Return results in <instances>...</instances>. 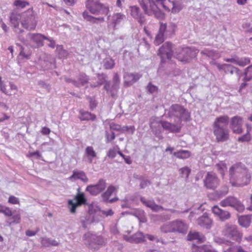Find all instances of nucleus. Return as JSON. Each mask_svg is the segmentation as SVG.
I'll use <instances>...</instances> for the list:
<instances>
[{
	"label": "nucleus",
	"mask_w": 252,
	"mask_h": 252,
	"mask_svg": "<svg viewBox=\"0 0 252 252\" xmlns=\"http://www.w3.org/2000/svg\"><path fill=\"white\" fill-rule=\"evenodd\" d=\"M230 183L233 187H243L248 184L251 176L241 163L233 165L229 170Z\"/></svg>",
	"instance_id": "nucleus-1"
},
{
	"label": "nucleus",
	"mask_w": 252,
	"mask_h": 252,
	"mask_svg": "<svg viewBox=\"0 0 252 252\" xmlns=\"http://www.w3.org/2000/svg\"><path fill=\"white\" fill-rule=\"evenodd\" d=\"M140 5L144 13L149 16L161 19L164 17V13L160 10V6L166 8L163 0H139Z\"/></svg>",
	"instance_id": "nucleus-2"
},
{
	"label": "nucleus",
	"mask_w": 252,
	"mask_h": 252,
	"mask_svg": "<svg viewBox=\"0 0 252 252\" xmlns=\"http://www.w3.org/2000/svg\"><path fill=\"white\" fill-rule=\"evenodd\" d=\"M165 114L169 118H174V122L177 124H180L182 121L190 120L189 113L180 104H172L168 109L165 110Z\"/></svg>",
	"instance_id": "nucleus-3"
},
{
	"label": "nucleus",
	"mask_w": 252,
	"mask_h": 252,
	"mask_svg": "<svg viewBox=\"0 0 252 252\" xmlns=\"http://www.w3.org/2000/svg\"><path fill=\"white\" fill-rule=\"evenodd\" d=\"M100 215V209L96 205L91 204L89 206L88 213L85 216L81 217L80 221L82 227L84 228L87 227L88 224L98 221V216Z\"/></svg>",
	"instance_id": "nucleus-4"
},
{
	"label": "nucleus",
	"mask_w": 252,
	"mask_h": 252,
	"mask_svg": "<svg viewBox=\"0 0 252 252\" xmlns=\"http://www.w3.org/2000/svg\"><path fill=\"white\" fill-rule=\"evenodd\" d=\"M86 6L94 15H108L110 12L109 7L100 2L99 0H87Z\"/></svg>",
	"instance_id": "nucleus-5"
},
{
	"label": "nucleus",
	"mask_w": 252,
	"mask_h": 252,
	"mask_svg": "<svg viewBox=\"0 0 252 252\" xmlns=\"http://www.w3.org/2000/svg\"><path fill=\"white\" fill-rule=\"evenodd\" d=\"M21 23L23 27L28 31L33 30L35 29L37 20L32 9H29L21 14Z\"/></svg>",
	"instance_id": "nucleus-6"
},
{
	"label": "nucleus",
	"mask_w": 252,
	"mask_h": 252,
	"mask_svg": "<svg viewBox=\"0 0 252 252\" xmlns=\"http://www.w3.org/2000/svg\"><path fill=\"white\" fill-rule=\"evenodd\" d=\"M222 234L227 238L240 242L242 238L243 234L238 229V227L232 223H226L222 230Z\"/></svg>",
	"instance_id": "nucleus-7"
},
{
	"label": "nucleus",
	"mask_w": 252,
	"mask_h": 252,
	"mask_svg": "<svg viewBox=\"0 0 252 252\" xmlns=\"http://www.w3.org/2000/svg\"><path fill=\"white\" fill-rule=\"evenodd\" d=\"M220 204L223 207L230 206L239 212H242L245 210L244 205L236 197L232 196H228L221 200Z\"/></svg>",
	"instance_id": "nucleus-8"
},
{
	"label": "nucleus",
	"mask_w": 252,
	"mask_h": 252,
	"mask_svg": "<svg viewBox=\"0 0 252 252\" xmlns=\"http://www.w3.org/2000/svg\"><path fill=\"white\" fill-rule=\"evenodd\" d=\"M77 191L78 192L74 198L76 202H74L72 200H69L68 201V207L71 213H75L77 207L86 204L87 203V199L85 197V194L83 192H80V188H78Z\"/></svg>",
	"instance_id": "nucleus-9"
},
{
	"label": "nucleus",
	"mask_w": 252,
	"mask_h": 252,
	"mask_svg": "<svg viewBox=\"0 0 252 252\" xmlns=\"http://www.w3.org/2000/svg\"><path fill=\"white\" fill-rule=\"evenodd\" d=\"M83 238L88 241L89 247L94 250L98 249L97 246H102L105 244V241L102 237L90 233L85 234Z\"/></svg>",
	"instance_id": "nucleus-10"
},
{
	"label": "nucleus",
	"mask_w": 252,
	"mask_h": 252,
	"mask_svg": "<svg viewBox=\"0 0 252 252\" xmlns=\"http://www.w3.org/2000/svg\"><path fill=\"white\" fill-rule=\"evenodd\" d=\"M173 45L170 42H166L159 49L158 55L160 56L162 63L165 59L170 60L173 55Z\"/></svg>",
	"instance_id": "nucleus-11"
},
{
	"label": "nucleus",
	"mask_w": 252,
	"mask_h": 252,
	"mask_svg": "<svg viewBox=\"0 0 252 252\" xmlns=\"http://www.w3.org/2000/svg\"><path fill=\"white\" fill-rule=\"evenodd\" d=\"M204 186L208 189H214L220 184V180L217 175L212 172H207L203 180Z\"/></svg>",
	"instance_id": "nucleus-12"
},
{
	"label": "nucleus",
	"mask_w": 252,
	"mask_h": 252,
	"mask_svg": "<svg viewBox=\"0 0 252 252\" xmlns=\"http://www.w3.org/2000/svg\"><path fill=\"white\" fill-rule=\"evenodd\" d=\"M106 188V181L103 179H100L96 184L88 186L86 191L89 192L91 195L95 196L103 191Z\"/></svg>",
	"instance_id": "nucleus-13"
},
{
	"label": "nucleus",
	"mask_w": 252,
	"mask_h": 252,
	"mask_svg": "<svg viewBox=\"0 0 252 252\" xmlns=\"http://www.w3.org/2000/svg\"><path fill=\"white\" fill-rule=\"evenodd\" d=\"M195 56V53L190 48H186L182 49L176 55V58L182 62L187 63Z\"/></svg>",
	"instance_id": "nucleus-14"
},
{
	"label": "nucleus",
	"mask_w": 252,
	"mask_h": 252,
	"mask_svg": "<svg viewBox=\"0 0 252 252\" xmlns=\"http://www.w3.org/2000/svg\"><path fill=\"white\" fill-rule=\"evenodd\" d=\"M243 119L242 118L236 116L231 118L230 122V128L233 133L235 134H241L243 132Z\"/></svg>",
	"instance_id": "nucleus-15"
},
{
	"label": "nucleus",
	"mask_w": 252,
	"mask_h": 252,
	"mask_svg": "<svg viewBox=\"0 0 252 252\" xmlns=\"http://www.w3.org/2000/svg\"><path fill=\"white\" fill-rule=\"evenodd\" d=\"M229 117L227 115L216 118L213 125V130L228 129L227 126L229 123Z\"/></svg>",
	"instance_id": "nucleus-16"
},
{
	"label": "nucleus",
	"mask_w": 252,
	"mask_h": 252,
	"mask_svg": "<svg viewBox=\"0 0 252 252\" xmlns=\"http://www.w3.org/2000/svg\"><path fill=\"white\" fill-rule=\"evenodd\" d=\"M212 211L221 221L227 220L231 218V214L228 211L223 210L217 205L212 207Z\"/></svg>",
	"instance_id": "nucleus-17"
},
{
	"label": "nucleus",
	"mask_w": 252,
	"mask_h": 252,
	"mask_svg": "<svg viewBox=\"0 0 252 252\" xmlns=\"http://www.w3.org/2000/svg\"><path fill=\"white\" fill-rule=\"evenodd\" d=\"M212 222L213 220L209 217L208 214L206 213H204L196 220V223L198 225L207 229L211 228Z\"/></svg>",
	"instance_id": "nucleus-18"
},
{
	"label": "nucleus",
	"mask_w": 252,
	"mask_h": 252,
	"mask_svg": "<svg viewBox=\"0 0 252 252\" xmlns=\"http://www.w3.org/2000/svg\"><path fill=\"white\" fill-rule=\"evenodd\" d=\"M172 230L174 232L186 234L188 229V225L183 220H177L172 221Z\"/></svg>",
	"instance_id": "nucleus-19"
},
{
	"label": "nucleus",
	"mask_w": 252,
	"mask_h": 252,
	"mask_svg": "<svg viewBox=\"0 0 252 252\" xmlns=\"http://www.w3.org/2000/svg\"><path fill=\"white\" fill-rule=\"evenodd\" d=\"M27 38L30 41L35 43L37 47L43 46V40H45L46 36L40 33H29L27 34Z\"/></svg>",
	"instance_id": "nucleus-20"
},
{
	"label": "nucleus",
	"mask_w": 252,
	"mask_h": 252,
	"mask_svg": "<svg viewBox=\"0 0 252 252\" xmlns=\"http://www.w3.org/2000/svg\"><path fill=\"white\" fill-rule=\"evenodd\" d=\"M130 15L136 19L141 25L144 24L145 22L144 15L140 12L139 7L137 6H132L130 7Z\"/></svg>",
	"instance_id": "nucleus-21"
},
{
	"label": "nucleus",
	"mask_w": 252,
	"mask_h": 252,
	"mask_svg": "<svg viewBox=\"0 0 252 252\" xmlns=\"http://www.w3.org/2000/svg\"><path fill=\"white\" fill-rule=\"evenodd\" d=\"M213 133L218 142H224L229 139V134L228 129H214Z\"/></svg>",
	"instance_id": "nucleus-22"
},
{
	"label": "nucleus",
	"mask_w": 252,
	"mask_h": 252,
	"mask_svg": "<svg viewBox=\"0 0 252 252\" xmlns=\"http://www.w3.org/2000/svg\"><path fill=\"white\" fill-rule=\"evenodd\" d=\"M140 200L144 205L154 212H157L164 210L162 206L156 204L154 200H147L144 197H141Z\"/></svg>",
	"instance_id": "nucleus-23"
},
{
	"label": "nucleus",
	"mask_w": 252,
	"mask_h": 252,
	"mask_svg": "<svg viewBox=\"0 0 252 252\" xmlns=\"http://www.w3.org/2000/svg\"><path fill=\"white\" fill-rule=\"evenodd\" d=\"M156 124L158 126L161 125L164 129L171 132H178L180 130V127L178 126L177 123L175 124L166 121H161L159 123H156Z\"/></svg>",
	"instance_id": "nucleus-24"
},
{
	"label": "nucleus",
	"mask_w": 252,
	"mask_h": 252,
	"mask_svg": "<svg viewBox=\"0 0 252 252\" xmlns=\"http://www.w3.org/2000/svg\"><path fill=\"white\" fill-rule=\"evenodd\" d=\"M103 88L111 97L114 98L117 97V93L119 89V86L113 84L109 81H107L105 82Z\"/></svg>",
	"instance_id": "nucleus-25"
},
{
	"label": "nucleus",
	"mask_w": 252,
	"mask_h": 252,
	"mask_svg": "<svg viewBox=\"0 0 252 252\" xmlns=\"http://www.w3.org/2000/svg\"><path fill=\"white\" fill-rule=\"evenodd\" d=\"M141 76L138 74H133L130 73H125L124 76L125 79L124 86L128 87L137 82Z\"/></svg>",
	"instance_id": "nucleus-26"
},
{
	"label": "nucleus",
	"mask_w": 252,
	"mask_h": 252,
	"mask_svg": "<svg viewBox=\"0 0 252 252\" xmlns=\"http://www.w3.org/2000/svg\"><path fill=\"white\" fill-rule=\"evenodd\" d=\"M70 180H80L84 183H87L89 181L86 173L82 170H74L72 172V174L69 177Z\"/></svg>",
	"instance_id": "nucleus-27"
},
{
	"label": "nucleus",
	"mask_w": 252,
	"mask_h": 252,
	"mask_svg": "<svg viewBox=\"0 0 252 252\" xmlns=\"http://www.w3.org/2000/svg\"><path fill=\"white\" fill-rule=\"evenodd\" d=\"M124 239L130 243H140L144 241V236L141 232H138L132 236H124Z\"/></svg>",
	"instance_id": "nucleus-28"
},
{
	"label": "nucleus",
	"mask_w": 252,
	"mask_h": 252,
	"mask_svg": "<svg viewBox=\"0 0 252 252\" xmlns=\"http://www.w3.org/2000/svg\"><path fill=\"white\" fill-rule=\"evenodd\" d=\"M107 16H108L107 20L111 22L114 28H115L117 25L119 24L126 18L125 15L121 13H114L111 17L109 14Z\"/></svg>",
	"instance_id": "nucleus-29"
},
{
	"label": "nucleus",
	"mask_w": 252,
	"mask_h": 252,
	"mask_svg": "<svg viewBox=\"0 0 252 252\" xmlns=\"http://www.w3.org/2000/svg\"><path fill=\"white\" fill-rule=\"evenodd\" d=\"M82 16L87 21L93 24H98L99 22H103L104 18L103 17H95L89 14L88 12L84 11Z\"/></svg>",
	"instance_id": "nucleus-30"
},
{
	"label": "nucleus",
	"mask_w": 252,
	"mask_h": 252,
	"mask_svg": "<svg viewBox=\"0 0 252 252\" xmlns=\"http://www.w3.org/2000/svg\"><path fill=\"white\" fill-rule=\"evenodd\" d=\"M118 189V187H116L113 185L109 186L106 190L102 193L101 197L103 202H107L112 194Z\"/></svg>",
	"instance_id": "nucleus-31"
},
{
	"label": "nucleus",
	"mask_w": 252,
	"mask_h": 252,
	"mask_svg": "<svg viewBox=\"0 0 252 252\" xmlns=\"http://www.w3.org/2000/svg\"><path fill=\"white\" fill-rule=\"evenodd\" d=\"M205 237L200 235L199 233L197 232H189L187 236V240L189 241L196 240L197 242L202 243L205 240Z\"/></svg>",
	"instance_id": "nucleus-32"
},
{
	"label": "nucleus",
	"mask_w": 252,
	"mask_h": 252,
	"mask_svg": "<svg viewBox=\"0 0 252 252\" xmlns=\"http://www.w3.org/2000/svg\"><path fill=\"white\" fill-rule=\"evenodd\" d=\"M238 223L243 227H248L251 223V216L249 215L239 216L238 217Z\"/></svg>",
	"instance_id": "nucleus-33"
},
{
	"label": "nucleus",
	"mask_w": 252,
	"mask_h": 252,
	"mask_svg": "<svg viewBox=\"0 0 252 252\" xmlns=\"http://www.w3.org/2000/svg\"><path fill=\"white\" fill-rule=\"evenodd\" d=\"M79 113L81 115L79 117V119L81 121H94L96 119L95 115L90 112L81 110H80Z\"/></svg>",
	"instance_id": "nucleus-34"
},
{
	"label": "nucleus",
	"mask_w": 252,
	"mask_h": 252,
	"mask_svg": "<svg viewBox=\"0 0 252 252\" xmlns=\"http://www.w3.org/2000/svg\"><path fill=\"white\" fill-rule=\"evenodd\" d=\"M192 246L193 252H217L210 246H196L194 244H193Z\"/></svg>",
	"instance_id": "nucleus-35"
},
{
	"label": "nucleus",
	"mask_w": 252,
	"mask_h": 252,
	"mask_svg": "<svg viewBox=\"0 0 252 252\" xmlns=\"http://www.w3.org/2000/svg\"><path fill=\"white\" fill-rule=\"evenodd\" d=\"M10 21L13 27L19 26L21 15L16 12H12L10 15Z\"/></svg>",
	"instance_id": "nucleus-36"
},
{
	"label": "nucleus",
	"mask_w": 252,
	"mask_h": 252,
	"mask_svg": "<svg viewBox=\"0 0 252 252\" xmlns=\"http://www.w3.org/2000/svg\"><path fill=\"white\" fill-rule=\"evenodd\" d=\"M173 154L177 158L180 159H186L190 156V153L189 151L183 150L174 152Z\"/></svg>",
	"instance_id": "nucleus-37"
},
{
	"label": "nucleus",
	"mask_w": 252,
	"mask_h": 252,
	"mask_svg": "<svg viewBox=\"0 0 252 252\" xmlns=\"http://www.w3.org/2000/svg\"><path fill=\"white\" fill-rule=\"evenodd\" d=\"M200 53L212 59L218 58L220 57L219 54L216 51L210 50L206 49L202 50Z\"/></svg>",
	"instance_id": "nucleus-38"
},
{
	"label": "nucleus",
	"mask_w": 252,
	"mask_h": 252,
	"mask_svg": "<svg viewBox=\"0 0 252 252\" xmlns=\"http://www.w3.org/2000/svg\"><path fill=\"white\" fill-rule=\"evenodd\" d=\"M172 7L171 12L173 13H177L180 11L183 8V3L179 0H173L171 2Z\"/></svg>",
	"instance_id": "nucleus-39"
},
{
	"label": "nucleus",
	"mask_w": 252,
	"mask_h": 252,
	"mask_svg": "<svg viewBox=\"0 0 252 252\" xmlns=\"http://www.w3.org/2000/svg\"><path fill=\"white\" fill-rule=\"evenodd\" d=\"M115 61L112 58H106L103 61V66L105 69H112L115 66Z\"/></svg>",
	"instance_id": "nucleus-40"
},
{
	"label": "nucleus",
	"mask_w": 252,
	"mask_h": 252,
	"mask_svg": "<svg viewBox=\"0 0 252 252\" xmlns=\"http://www.w3.org/2000/svg\"><path fill=\"white\" fill-rule=\"evenodd\" d=\"M89 77L85 73L81 72L77 76V82L79 83V87L85 85L88 82Z\"/></svg>",
	"instance_id": "nucleus-41"
},
{
	"label": "nucleus",
	"mask_w": 252,
	"mask_h": 252,
	"mask_svg": "<svg viewBox=\"0 0 252 252\" xmlns=\"http://www.w3.org/2000/svg\"><path fill=\"white\" fill-rule=\"evenodd\" d=\"M41 243L44 247H49L50 246H56L59 245V242L56 240L47 238H43Z\"/></svg>",
	"instance_id": "nucleus-42"
},
{
	"label": "nucleus",
	"mask_w": 252,
	"mask_h": 252,
	"mask_svg": "<svg viewBox=\"0 0 252 252\" xmlns=\"http://www.w3.org/2000/svg\"><path fill=\"white\" fill-rule=\"evenodd\" d=\"M14 28V32L17 35V37L19 40H20L23 43L26 44L27 40L25 39V38L22 36V33L24 32V30L21 29L19 28V26H16Z\"/></svg>",
	"instance_id": "nucleus-43"
},
{
	"label": "nucleus",
	"mask_w": 252,
	"mask_h": 252,
	"mask_svg": "<svg viewBox=\"0 0 252 252\" xmlns=\"http://www.w3.org/2000/svg\"><path fill=\"white\" fill-rule=\"evenodd\" d=\"M107 77V76L104 74H98V81L97 83L94 85H91V87L92 88H96L100 86L102 84H105V82L107 81L105 80V78Z\"/></svg>",
	"instance_id": "nucleus-44"
},
{
	"label": "nucleus",
	"mask_w": 252,
	"mask_h": 252,
	"mask_svg": "<svg viewBox=\"0 0 252 252\" xmlns=\"http://www.w3.org/2000/svg\"><path fill=\"white\" fill-rule=\"evenodd\" d=\"M86 154L90 160V163H92V158L96 157V153L94 150V149L91 146L87 147L86 148Z\"/></svg>",
	"instance_id": "nucleus-45"
},
{
	"label": "nucleus",
	"mask_w": 252,
	"mask_h": 252,
	"mask_svg": "<svg viewBox=\"0 0 252 252\" xmlns=\"http://www.w3.org/2000/svg\"><path fill=\"white\" fill-rule=\"evenodd\" d=\"M225 66L226 67H225L224 71L226 74L230 73L231 74H233L234 72L238 73L240 71L238 68L235 67L230 64H226V65Z\"/></svg>",
	"instance_id": "nucleus-46"
},
{
	"label": "nucleus",
	"mask_w": 252,
	"mask_h": 252,
	"mask_svg": "<svg viewBox=\"0 0 252 252\" xmlns=\"http://www.w3.org/2000/svg\"><path fill=\"white\" fill-rule=\"evenodd\" d=\"M179 172L182 177H185L186 180H187L188 179L190 173L191 169L189 167L185 166L180 169Z\"/></svg>",
	"instance_id": "nucleus-47"
},
{
	"label": "nucleus",
	"mask_w": 252,
	"mask_h": 252,
	"mask_svg": "<svg viewBox=\"0 0 252 252\" xmlns=\"http://www.w3.org/2000/svg\"><path fill=\"white\" fill-rule=\"evenodd\" d=\"M154 124L155 123L153 122L151 123L150 127L152 129V131L157 138H158L159 139H162L163 138V136L160 131L156 128V125H157L156 123L155 125Z\"/></svg>",
	"instance_id": "nucleus-48"
},
{
	"label": "nucleus",
	"mask_w": 252,
	"mask_h": 252,
	"mask_svg": "<svg viewBox=\"0 0 252 252\" xmlns=\"http://www.w3.org/2000/svg\"><path fill=\"white\" fill-rule=\"evenodd\" d=\"M228 192V188L226 186H223L220 189L216 191V195L219 197H221L226 195Z\"/></svg>",
	"instance_id": "nucleus-49"
},
{
	"label": "nucleus",
	"mask_w": 252,
	"mask_h": 252,
	"mask_svg": "<svg viewBox=\"0 0 252 252\" xmlns=\"http://www.w3.org/2000/svg\"><path fill=\"white\" fill-rule=\"evenodd\" d=\"M165 39V38L164 34L158 32L156 36L155 39L154 41V44L155 45L158 46L162 42H163Z\"/></svg>",
	"instance_id": "nucleus-50"
},
{
	"label": "nucleus",
	"mask_w": 252,
	"mask_h": 252,
	"mask_svg": "<svg viewBox=\"0 0 252 252\" xmlns=\"http://www.w3.org/2000/svg\"><path fill=\"white\" fill-rule=\"evenodd\" d=\"M172 224V221L170 222L168 224H165L163 225L160 227L161 231L164 233H167L168 232H174L173 230H172L173 228Z\"/></svg>",
	"instance_id": "nucleus-51"
},
{
	"label": "nucleus",
	"mask_w": 252,
	"mask_h": 252,
	"mask_svg": "<svg viewBox=\"0 0 252 252\" xmlns=\"http://www.w3.org/2000/svg\"><path fill=\"white\" fill-rule=\"evenodd\" d=\"M13 4L17 8H23L29 5V3L25 0H15Z\"/></svg>",
	"instance_id": "nucleus-52"
},
{
	"label": "nucleus",
	"mask_w": 252,
	"mask_h": 252,
	"mask_svg": "<svg viewBox=\"0 0 252 252\" xmlns=\"http://www.w3.org/2000/svg\"><path fill=\"white\" fill-rule=\"evenodd\" d=\"M220 173L223 177L225 174V171L227 170L226 165L224 163H220L216 165Z\"/></svg>",
	"instance_id": "nucleus-53"
},
{
	"label": "nucleus",
	"mask_w": 252,
	"mask_h": 252,
	"mask_svg": "<svg viewBox=\"0 0 252 252\" xmlns=\"http://www.w3.org/2000/svg\"><path fill=\"white\" fill-rule=\"evenodd\" d=\"M250 60L247 58H243L239 59L237 58L236 64L241 66H244L250 63Z\"/></svg>",
	"instance_id": "nucleus-54"
},
{
	"label": "nucleus",
	"mask_w": 252,
	"mask_h": 252,
	"mask_svg": "<svg viewBox=\"0 0 252 252\" xmlns=\"http://www.w3.org/2000/svg\"><path fill=\"white\" fill-rule=\"evenodd\" d=\"M251 139V136L249 131L248 130L245 134L238 138V141L240 142H249Z\"/></svg>",
	"instance_id": "nucleus-55"
},
{
	"label": "nucleus",
	"mask_w": 252,
	"mask_h": 252,
	"mask_svg": "<svg viewBox=\"0 0 252 252\" xmlns=\"http://www.w3.org/2000/svg\"><path fill=\"white\" fill-rule=\"evenodd\" d=\"M250 67H247L245 69V71L244 72V77L243 79V81L247 82L252 80V75H249V70L250 69Z\"/></svg>",
	"instance_id": "nucleus-56"
},
{
	"label": "nucleus",
	"mask_w": 252,
	"mask_h": 252,
	"mask_svg": "<svg viewBox=\"0 0 252 252\" xmlns=\"http://www.w3.org/2000/svg\"><path fill=\"white\" fill-rule=\"evenodd\" d=\"M147 89L148 92L150 94H155L157 93L158 91V88L152 84L151 83H149L147 86Z\"/></svg>",
	"instance_id": "nucleus-57"
},
{
	"label": "nucleus",
	"mask_w": 252,
	"mask_h": 252,
	"mask_svg": "<svg viewBox=\"0 0 252 252\" xmlns=\"http://www.w3.org/2000/svg\"><path fill=\"white\" fill-rule=\"evenodd\" d=\"M135 131V127L134 126H124L121 127L120 132L124 133L126 131H129L131 134H133Z\"/></svg>",
	"instance_id": "nucleus-58"
},
{
	"label": "nucleus",
	"mask_w": 252,
	"mask_h": 252,
	"mask_svg": "<svg viewBox=\"0 0 252 252\" xmlns=\"http://www.w3.org/2000/svg\"><path fill=\"white\" fill-rule=\"evenodd\" d=\"M20 215L19 214H14L12 215V218L9 219L10 224L12 223H18L20 220Z\"/></svg>",
	"instance_id": "nucleus-59"
},
{
	"label": "nucleus",
	"mask_w": 252,
	"mask_h": 252,
	"mask_svg": "<svg viewBox=\"0 0 252 252\" xmlns=\"http://www.w3.org/2000/svg\"><path fill=\"white\" fill-rule=\"evenodd\" d=\"M16 45L19 48V56L26 59H29L30 55L26 54L24 52V48L23 46L19 43H16Z\"/></svg>",
	"instance_id": "nucleus-60"
},
{
	"label": "nucleus",
	"mask_w": 252,
	"mask_h": 252,
	"mask_svg": "<svg viewBox=\"0 0 252 252\" xmlns=\"http://www.w3.org/2000/svg\"><path fill=\"white\" fill-rule=\"evenodd\" d=\"M105 136L106 138V142L108 143L115 138V134L113 131H111V134H110L108 131L105 132Z\"/></svg>",
	"instance_id": "nucleus-61"
},
{
	"label": "nucleus",
	"mask_w": 252,
	"mask_h": 252,
	"mask_svg": "<svg viewBox=\"0 0 252 252\" xmlns=\"http://www.w3.org/2000/svg\"><path fill=\"white\" fill-rule=\"evenodd\" d=\"M160 26L158 31V33L164 34L167 29V24L162 22L159 23Z\"/></svg>",
	"instance_id": "nucleus-62"
},
{
	"label": "nucleus",
	"mask_w": 252,
	"mask_h": 252,
	"mask_svg": "<svg viewBox=\"0 0 252 252\" xmlns=\"http://www.w3.org/2000/svg\"><path fill=\"white\" fill-rule=\"evenodd\" d=\"M0 211L2 212L7 217L12 216L13 215L11 210L6 207H1V209L0 210Z\"/></svg>",
	"instance_id": "nucleus-63"
},
{
	"label": "nucleus",
	"mask_w": 252,
	"mask_h": 252,
	"mask_svg": "<svg viewBox=\"0 0 252 252\" xmlns=\"http://www.w3.org/2000/svg\"><path fill=\"white\" fill-rule=\"evenodd\" d=\"M121 127V126L120 125L116 124L115 123H111L110 124V128L112 131L113 130L120 131Z\"/></svg>",
	"instance_id": "nucleus-64"
}]
</instances>
